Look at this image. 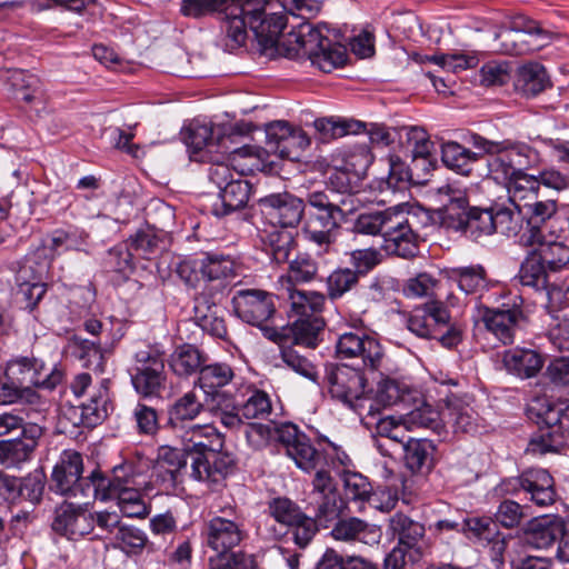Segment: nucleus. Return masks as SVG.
I'll use <instances>...</instances> for the list:
<instances>
[{
	"label": "nucleus",
	"mask_w": 569,
	"mask_h": 569,
	"mask_svg": "<svg viewBox=\"0 0 569 569\" xmlns=\"http://www.w3.org/2000/svg\"><path fill=\"white\" fill-rule=\"evenodd\" d=\"M271 0H181L180 12L199 19L216 12L223 14V29L233 47L246 43L249 28L261 44H272L283 31L287 18L281 12H267Z\"/></svg>",
	"instance_id": "obj_1"
},
{
	"label": "nucleus",
	"mask_w": 569,
	"mask_h": 569,
	"mask_svg": "<svg viewBox=\"0 0 569 569\" xmlns=\"http://www.w3.org/2000/svg\"><path fill=\"white\" fill-rule=\"evenodd\" d=\"M323 29L328 31L326 26L313 27L308 22H302L282 39H280L281 32L272 44L262 46H276L290 59L306 57L321 71L331 72L346 63L348 54L346 47L330 40L323 33Z\"/></svg>",
	"instance_id": "obj_2"
},
{
	"label": "nucleus",
	"mask_w": 569,
	"mask_h": 569,
	"mask_svg": "<svg viewBox=\"0 0 569 569\" xmlns=\"http://www.w3.org/2000/svg\"><path fill=\"white\" fill-rule=\"evenodd\" d=\"M174 272L190 288H198L202 281L204 287L200 296L221 300L236 277V263L229 254L202 252L179 259Z\"/></svg>",
	"instance_id": "obj_3"
},
{
	"label": "nucleus",
	"mask_w": 569,
	"mask_h": 569,
	"mask_svg": "<svg viewBox=\"0 0 569 569\" xmlns=\"http://www.w3.org/2000/svg\"><path fill=\"white\" fill-rule=\"evenodd\" d=\"M306 201L315 212H309L303 222L301 231L305 240L316 248L318 256L335 252L348 197L313 191L308 193Z\"/></svg>",
	"instance_id": "obj_4"
},
{
	"label": "nucleus",
	"mask_w": 569,
	"mask_h": 569,
	"mask_svg": "<svg viewBox=\"0 0 569 569\" xmlns=\"http://www.w3.org/2000/svg\"><path fill=\"white\" fill-rule=\"evenodd\" d=\"M527 417L539 428L531 437L527 452L543 456L565 448L569 438V402L536 398L527 408Z\"/></svg>",
	"instance_id": "obj_5"
},
{
	"label": "nucleus",
	"mask_w": 569,
	"mask_h": 569,
	"mask_svg": "<svg viewBox=\"0 0 569 569\" xmlns=\"http://www.w3.org/2000/svg\"><path fill=\"white\" fill-rule=\"evenodd\" d=\"M469 142L489 156L487 176L503 187L519 170H527L540 162L539 152L526 142L509 139L493 141L478 133H472Z\"/></svg>",
	"instance_id": "obj_6"
},
{
	"label": "nucleus",
	"mask_w": 569,
	"mask_h": 569,
	"mask_svg": "<svg viewBox=\"0 0 569 569\" xmlns=\"http://www.w3.org/2000/svg\"><path fill=\"white\" fill-rule=\"evenodd\" d=\"M368 373L348 365L332 366L327 370L326 381L332 399L359 416L366 411L368 416L375 417L378 408L370 401V390L367 389Z\"/></svg>",
	"instance_id": "obj_7"
},
{
	"label": "nucleus",
	"mask_w": 569,
	"mask_h": 569,
	"mask_svg": "<svg viewBox=\"0 0 569 569\" xmlns=\"http://www.w3.org/2000/svg\"><path fill=\"white\" fill-rule=\"evenodd\" d=\"M407 328L419 338L438 340L446 348L462 341L461 328L450 322V312L441 301H430L411 311Z\"/></svg>",
	"instance_id": "obj_8"
},
{
	"label": "nucleus",
	"mask_w": 569,
	"mask_h": 569,
	"mask_svg": "<svg viewBox=\"0 0 569 569\" xmlns=\"http://www.w3.org/2000/svg\"><path fill=\"white\" fill-rule=\"evenodd\" d=\"M266 153L264 149L252 146H243L232 151L233 160L244 158V162L239 166L238 177L219 191L220 201L212 206V213L216 217L222 218L246 207L251 184L243 179V176L260 170Z\"/></svg>",
	"instance_id": "obj_9"
},
{
	"label": "nucleus",
	"mask_w": 569,
	"mask_h": 569,
	"mask_svg": "<svg viewBox=\"0 0 569 569\" xmlns=\"http://www.w3.org/2000/svg\"><path fill=\"white\" fill-rule=\"evenodd\" d=\"M134 391L142 398H158L166 389V352L158 345H149L133 355L129 370Z\"/></svg>",
	"instance_id": "obj_10"
},
{
	"label": "nucleus",
	"mask_w": 569,
	"mask_h": 569,
	"mask_svg": "<svg viewBox=\"0 0 569 569\" xmlns=\"http://www.w3.org/2000/svg\"><path fill=\"white\" fill-rule=\"evenodd\" d=\"M83 459L74 450H63L51 473V489L68 499L96 498L93 471L82 476Z\"/></svg>",
	"instance_id": "obj_11"
},
{
	"label": "nucleus",
	"mask_w": 569,
	"mask_h": 569,
	"mask_svg": "<svg viewBox=\"0 0 569 569\" xmlns=\"http://www.w3.org/2000/svg\"><path fill=\"white\" fill-rule=\"evenodd\" d=\"M276 440L283 447L286 455L293 460L297 468L311 473L323 466L326 452L322 449V439L317 446L298 426L286 422L274 429Z\"/></svg>",
	"instance_id": "obj_12"
},
{
	"label": "nucleus",
	"mask_w": 569,
	"mask_h": 569,
	"mask_svg": "<svg viewBox=\"0 0 569 569\" xmlns=\"http://www.w3.org/2000/svg\"><path fill=\"white\" fill-rule=\"evenodd\" d=\"M202 535L207 546L216 552L232 551L249 537L244 519L234 506L226 507L221 515L210 518Z\"/></svg>",
	"instance_id": "obj_13"
},
{
	"label": "nucleus",
	"mask_w": 569,
	"mask_h": 569,
	"mask_svg": "<svg viewBox=\"0 0 569 569\" xmlns=\"http://www.w3.org/2000/svg\"><path fill=\"white\" fill-rule=\"evenodd\" d=\"M199 446L206 448L209 453L207 457L197 456L192 459L190 477L196 481L207 482L212 488L221 486L237 469L233 455L223 450L224 440L221 435L213 433L212 441Z\"/></svg>",
	"instance_id": "obj_14"
},
{
	"label": "nucleus",
	"mask_w": 569,
	"mask_h": 569,
	"mask_svg": "<svg viewBox=\"0 0 569 569\" xmlns=\"http://www.w3.org/2000/svg\"><path fill=\"white\" fill-rule=\"evenodd\" d=\"M4 377L24 389L52 390L62 381L63 372L36 357H16L7 362Z\"/></svg>",
	"instance_id": "obj_15"
},
{
	"label": "nucleus",
	"mask_w": 569,
	"mask_h": 569,
	"mask_svg": "<svg viewBox=\"0 0 569 569\" xmlns=\"http://www.w3.org/2000/svg\"><path fill=\"white\" fill-rule=\"evenodd\" d=\"M336 352L341 360H361V370L381 376L385 352L376 337L361 330L343 332L337 340Z\"/></svg>",
	"instance_id": "obj_16"
},
{
	"label": "nucleus",
	"mask_w": 569,
	"mask_h": 569,
	"mask_svg": "<svg viewBox=\"0 0 569 569\" xmlns=\"http://www.w3.org/2000/svg\"><path fill=\"white\" fill-rule=\"evenodd\" d=\"M148 469V462L142 459L123 460L112 468L110 477L94 469L96 495L134 488H143V492L151 493V483L147 480Z\"/></svg>",
	"instance_id": "obj_17"
},
{
	"label": "nucleus",
	"mask_w": 569,
	"mask_h": 569,
	"mask_svg": "<svg viewBox=\"0 0 569 569\" xmlns=\"http://www.w3.org/2000/svg\"><path fill=\"white\" fill-rule=\"evenodd\" d=\"M520 489L530 495L539 507L551 506L557 498L552 476L540 468L523 471L519 477L503 479L495 489L497 495H515Z\"/></svg>",
	"instance_id": "obj_18"
},
{
	"label": "nucleus",
	"mask_w": 569,
	"mask_h": 569,
	"mask_svg": "<svg viewBox=\"0 0 569 569\" xmlns=\"http://www.w3.org/2000/svg\"><path fill=\"white\" fill-rule=\"evenodd\" d=\"M258 206L262 223L281 229L296 228L306 210V202L290 192L268 194L259 200Z\"/></svg>",
	"instance_id": "obj_19"
},
{
	"label": "nucleus",
	"mask_w": 569,
	"mask_h": 569,
	"mask_svg": "<svg viewBox=\"0 0 569 569\" xmlns=\"http://www.w3.org/2000/svg\"><path fill=\"white\" fill-rule=\"evenodd\" d=\"M415 222V217L409 212L395 208L382 237V249L405 259L416 257L419 252V233Z\"/></svg>",
	"instance_id": "obj_20"
},
{
	"label": "nucleus",
	"mask_w": 569,
	"mask_h": 569,
	"mask_svg": "<svg viewBox=\"0 0 569 569\" xmlns=\"http://www.w3.org/2000/svg\"><path fill=\"white\" fill-rule=\"evenodd\" d=\"M231 303L238 318L259 328L276 312L273 296L261 289H239Z\"/></svg>",
	"instance_id": "obj_21"
},
{
	"label": "nucleus",
	"mask_w": 569,
	"mask_h": 569,
	"mask_svg": "<svg viewBox=\"0 0 569 569\" xmlns=\"http://www.w3.org/2000/svg\"><path fill=\"white\" fill-rule=\"evenodd\" d=\"M44 487L46 475L41 470H34L23 478L0 470V501L13 502L21 497L38 505L42 500Z\"/></svg>",
	"instance_id": "obj_22"
},
{
	"label": "nucleus",
	"mask_w": 569,
	"mask_h": 569,
	"mask_svg": "<svg viewBox=\"0 0 569 569\" xmlns=\"http://www.w3.org/2000/svg\"><path fill=\"white\" fill-rule=\"evenodd\" d=\"M87 501L77 505L63 502L54 511L52 529L69 539H77L93 531L92 513L83 506Z\"/></svg>",
	"instance_id": "obj_23"
},
{
	"label": "nucleus",
	"mask_w": 569,
	"mask_h": 569,
	"mask_svg": "<svg viewBox=\"0 0 569 569\" xmlns=\"http://www.w3.org/2000/svg\"><path fill=\"white\" fill-rule=\"evenodd\" d=\"M388 531L399 546L411 550L412 558H422L426 551V527L406 513L398 511L388 520Z\"/></svg>",
	"instance_id": "obj_24"
},
{
	"label": "nucleus",
	"mask_w": 569,
	"mask_h": 569,
	"mask_svg": "<svg viewBox=\"0 0 569 569\" xmlns=\"http://www.w3.org/2000/svg\"><path fill=\"white\" fill-rule=\"evenodd\" d=\"M109 400V380L102 379L92 388L87 402L68 408L69 413L77 416L73 426L93 428L101 423L108 416Z\"/></svg>",
	"instance_id": "obj_25"
},
{
	"label": "nucleus",
	"mask_w": 569,
	"mask_h": 569,
	"mask_svg": "<svg viewBox=\"0 0 569 569\" xmlns=\"http://www.w3.org/2000/svg\"><path fill=\"white\" fill-rule=\"evenodd\" d=\"M521 315V311L516 308L499 309L485 306L478 308L479 320L503 345L513 343L517 323Z\"/></svg>",
	"instance_id": "obj_26"
},
{
	"label": "nucleus",
	"mask_w": 569,
	"mask_h": 569,
	"mask_svg": "<svg viewBox=\"0 0 569 569\" xmlns=\"http://www.w3.org/2000/svg\"><path fill=\"white\" fill-rule=\"evenodd\" d=\"M330 536L336 541L371 546L380 541L381 531L376 525L358 517H340L332 526Z\"/></svg>",
	"instance_id": "obj_27"
},
{
	"label": "nucleus",
	"mask_w": 569,
	"mask_h": 569,
	"mask_svg": "<svg viewBox=\"0 0 569 569\" xmlns=\"http://www.w3.org/2000/svg\"><path fill=\"white\" fill-rule=\"evenodd\" d=\"M206 409V405L193 390L187 391L176 398L166 409L163 428L183 430L194 421Z\"/></svg>",
	"instance_id": "obj_28"
},
{
	"label": "nucleus",
	"mask_w": 569,
	"mask_h": 569,
	"mask_svg": "<svg viewBox=\"0 0 569 569\" xmlns=\"http://www.w3.org/2000/svg\"><path fill=\"white\" fill-rule=\"evenodd\" d=\"M439 193L448 197V201L440 210L441 226L447 230L463 233L471 210L466 194L450 186L439 188Z\"/></svg>",
	"instance_id": "obj_29"
},
{
	"label": "nucleus",
	"mask_w": 569,
	"mask_h": 569,
	"mask_svg": "<svg viewBox=\"0 0 569 569\" xmlns=\"http://www.w3.org/2000/svg\"><path fill=\"white\" fill-rule=\"evenodd\" d=\"M219 301L199 296L194 305V319L203 332L212 338L227 341L229 340L228 328L222 311L217 306Z\"/></svg>",
	"instance_id": "obj_30"
},
{
	"label": "nucleus",
	"mask_w": 569,
	"mask_h": 569,
	"mask_svg": "<svg viewBox=\"0 0 569 569\" xmlns=\"http://www.w3.org/2000/svg\"><path fill=\"white\" fill-rule=\"evenodd\" d=\"M258 232L263 249L274 262L289 261V257L297 246L291 231L264 226L263 228L258 227Z\"/></svg>",
	"instance_id": "obj_31"
},
{
	"label": "nucleus",
	"mask_w": 569,
	"mask_h": 569,
	"mask_svg": "<svg viewBox=\"0 0 569 569\" xmlns=\"http://www.w3.org/2000/svg\"><path fill=\"white\" fill-rule=\"evenodd\" d=\"M208 361V356L194 345L183 343L176 348L169 359V366L178 377L188 378L198 373Z\"/></svg>",
	"instance_id": "obj_32"
},
{
	"label": "nucleus",
	"mask_w": 569,
	"mask_h": 569,
	"mask_svg": "<svg viewBox=\"0 0 569 569\" xmlns=\"http://www.w3.org/2000/svg\"><path fill=\"white\" fill-rule=\"evenodd\" d=\"M506 370L520 378L535 377L543 366V359L535 350L513 348L506 350L502 356Z\"/></svg>",
	"instance_id": "obj_33"
},
{
	"label": "nucleus",
	"mask_w": 569,
	"mask_h": 569,
	"mask_svg": "<svg viewBox=\"0 0 569 569\" xmlns=\"http://www.w3.org/2000/svg\"><path fill=\"white\" fill-rule=\"evenodd\" d=\"M229 137L220 136L214 131V127L209 123H192L186 136V143L191 152L198 153L206 151L207 153L217 152L219 148L226 149Z\"/></svg>",
	"instance_id": "obj_34"
},
{
	"label": "nucleus",
	"mask_w": 569,
	"mask_h": 569,
	"mask_svg": "<svg viewBox=\"0 0 569 569\" xmlns=\"http://www.w3.org/2000/svg\"><path fill=\"white\" fill-rule=\"evenodd\" d=\"M436 448L430 440L410 438L403 450L405 466L412 473L429 472L433 465Z\"/></svg>",
	"instance_id": "obj_35"
},
{
	"label": "nucleus",
	"mask_w": 569,
	"mask_h": 569,
	"mask_svg": "<svg viewBox=\"0 0 569 569\" xmlns=\"http://www.w3.org/2000/svg\"><path fill=\"white\" fill-rule=\"evenodd\" d=\"M210 396L207 406L212 416L229 429L239 428L242 421L238 396H230L226 392H214Z\"/></svg>",
	"instance_id": "obj_36"
},
{
	"label": "nucleus",
	"mask_w": 569,
	"mask_h": 569,
	"mask_svg": "<svg viewBox=\"0 0 569 569\" xmlns=\"http://www.w3.org/2000/svg\"><path fill=\"white\" fill-rule=\"evenodd\" d=\"M141 491H143V488L103 492L96 495L94 499L102 501L116 499L121 512L126 517L143 519L149 516L151 506L142 500Z\"/></svg>",
	"instance_id": "obj_37"
},
{
	"label": "nucleus",
	"mask_w": 569,
	"mask_h": 569,
	"mask_svg": "<svg viewBox=\"0 0 569 569\" xmlns=\"http://www.w3.org/2000/svg\"><path fill=\"white\" fill-rule=\"evenodd\" d=\"M443 416L452 425L455 432L469 433L477 431V412L470 405L457 396L448 397Z\"/></svg>",
	"instance_id": "obj_38"
},
{
	"label": "nucleus",
	"mask_w": 569,
	"mask_h": 569,
	"mask_svg": "<svg viewBox=\"0 0 569 569\" xmlns=\"http://www.w3.org/2000/svg\"><path fill=\"white\" fill-rule=\"evenodd\" d=\"M481 153L471 151L456 141H448L441 146V160L443 164L462 176H469L472 166L480 159Z\"/></svg>",
	"instance_id": "obj_39"
},
{
	"label": "nucleus",
	"mask_w": 569,
	"mask_h": 569,
	"mask_svg": "<svg viewBox=\"0 0 569 569\" xmlns=\"http://www.w3.org/2000/svg\"><path fill=\"white\" fill-rule=\"evenodd\" d=\"M563 531V521L560 518H541L531 522L526 532V541L536 549H547L552 546Z\"/></svg>",
	"instance_id": "obj_40"
},
{
	"label": "nucleus",
	"mask_w": 569,
	"mask_h": 569,
	"mask_svg": "<svg viewBox=\"0 0 569 569\" xmlns=\"http://www.w3.org/2000/svg\"><path fill=\"white\" fill-rule=\"evenodd\" d=\"M111 545L128 556H139L144 549L153 551V543L149 541L147 533L142 529L127 523H122L118 528Z\"/></svg>",
	"instance_id": "obj_41"
},
{
	"label": "nucleus",
	"mask_w": 569,
	"mask_h": 569,
	"mask_svg": "<svg viewBox=\"0 0 569 569\" xmlns=\"http://www.w3.org/2000/svg\"><path fill=\"white\" fill-rule=\"evenodd\" d=\"M313 127L321 142H330L347 134L360 132L365 123L339 117H323L316 119Z\"/></svg>",
	"instance_id": "obj_42"
},
{
	"label": "nucleus",
	"mask_w": 569,
	"mask_h": 569,
	"mask_svg": "<svg viewBox=\"0 0 569 569\" xmlns=\"http://www.w3.org/2000/svg\"><path fill=\"white\" fill-rule=\"evenodd\" d=\"M290 312L296 318L321 317L326 303L325 293L318 291L289 290Z\"/></svg>",
	"instance_id": "obj_43"
},
{
	"label": "nucleus",
	"mask_w": 569,
	"mask_h": 569,
	"mask_svg": "<svg viewBox=\"0 0 569 569\" xmlns=\"http://www.w3.org/2000/svg\"><path fill=\"white\" fill-rule=\"evenodd\" d=\"M236 377L234 369L227 362H206L194 385L210 395L232 382Z\"/></svg>",
	"instance_id": "obj_44"
},
{
	"label": "nucleus",
	"mask_w": 569,
	"mask_h": 569,
	"mask_svg": "<svg viewBox=\"0 0 569 569\" xmlns=\"http://www.w3.org/2000/svg\"><path fill=\"white\" fill-rule=\"evenodd\" d=\"M497 49L509 56H521L533 52L547 46V41L535 43L523 33H515L510 29L500 28L495 34Z\"/></svg>",
	"instance_id": "obj_45"
},
{
	"label": "nucleus",
	"mask_w": 569,
	"mask_h": 569,
	"mask_svg": "<svg viewBox=\"0 0 569 569\" xmlns=\"http://www.w3.org/2000/svg\"><path fill=\"white\" fill-rule=\"evenodd\" d=\"M550 86L545 67L540 63H528L518 71L516 88L526 97H536Z\"/></svg>",
	"instance_id": "obj_46"
},
{
	"label": "nucleus",
	"mask_w": 569,
	"mask_h": 569,
	"mask_svg": "<svg viewBox=\"0 0 569 569\" xmlns=\"http://www.w3.org/2000/svg\"><path fill=\"white\" fill-rule=\"evenodd\" d=\"M226 147L223 149V156H227L226 160L211 159V164L208 169L209 180L217 186L219 191H221L227 183L233 181L239 172V166L243 164L244 158H237L233 160L232 151L234 150Z\"/></svg>",
	"instance_id": "obj_47"
},
{
	"label": "nucleus",
	"mask_w": 569,
	"mask_h": 569,
	"mask_svg": "<svg viewBox=\"0 0 569 569\" xmlns=\"http://www.w3.org/2000/svg\"><path fill=\"white\" fill-rule=\"evenodd\" d=\"M42 278L27 273V268H20L17 273V295L24 303V309L29 311L36 309L47 292V284L42 281Z\"/></svg>",
	"instance_id": "obj_48"
},
{
	"label": "nucleus",
	"mask_w": 569,
	"mask_h": 569,
	"mask_svg": "<svg viewBox=\"0 0 569 569\" xmlns=\"http://www.w3.org/2000/svg\"><path fill=\"white\" fill-rule=\"evenodd\" d=\"M405 134L408 146L411 148L412 162L416 167L421 162L422 166L430 164V157L433 150V142L430 140L427 131L421 127H402L400 137Z\"/></svg>",
	"instance_id": "obj_49"
},
{
	"label": "nucleus",
	"mask_w": 569,
	"mask_h": 569,
	"mask_svg": "<svg viewBox=\"0 0 569 569\" xmlns=\"http://www.w3.org/2000/svg\"><path fill=\"white\" fill-rule=\"evenodd\" d=\"M242 397L246 399L240 400L241 419H267L271 415V399L266 391L248 386Z\"/></svg>",
	"instance_id": "obj_50"
},
{
	"label": "nucleus",
	"mask_w": 569,
	"mask_h": 569,
	"mask_svg": "<svg viewBox=\"0 0 569 569\" xmlns=\"http://www.w3.org/2000/svg\"><path fill=\"white\" fill-rule=\"evenodd\" d=\"M360 279L350 267H338L326 278V298L332 302L351 292L359 284Z\"/></svg>",
	"instance_id": "obj_51"
},
{
	"label": "nucleus",
	"mask_w": 569,
	"mask_h": 569,
	"mask_svg": "<svg viewBox=\"0 0 569 569\" xmlns=\"http://www.w3.org/2000/svg\"><path fill=\"white\" fill-rule=\"evenodd\" d=\"M547 266L531 250L522 261L519 270V279L522 286L531 287L536 290H545L548 286Z\"/></svg>",
	"instance_id": "obj_52"
},
{
	"label": "nucleus",
	"mask_w": 569,
	"mask_h": 569,
	"mask_svg": "<svg viewBox=\"0 0 569 569\" xmlns=\"http://www.w3.org/2000/svg\"><path fill=\"white\" fill-rule=\"evenodd\" d=\"M393 211L395 208H388L386 210L362 212L355 219L351 230L356 234L381 236L382 238Z\"/></svg>",
	"instance_id": "obj_53"
},
{
	"label": "nucleus",
	"mask_w": 569,
	"mask_h": 569,
	"mask_svg": "<svg viewBox=\"0 0 569 569\" xmlns=\"http://www.w3.org/2000/svg\"><path fill=\"white\" fill-rule=\"evenodd\" d=\"M450 279L467 295H473L486 288L487 271L481 264L457 267L450 270Z\"/></svg>",
	"instance_id": "obj_54"
},
{
	"label": "nucleus",
	"mask_w": 569,
	"mask_h": 569,
	"mask_svg": "<svg viewBox=\"0 0 569 569\" xmlns=\"http://www.w3.org/2000/svg\"><path fill=\"white\" fill-rule=\"evenodd\" d=\"M492 208V221L495 233H501L507 237H517L523 229V214L521 210H513L505 206H495Z\"/></svg>",
	"instance_id": "obj_55"
},
{
	"label": "nucleus",
	"mask_w": 569,
	"mask_h": 569,
	"mask_svg": "<svg viewBox=\"0 0 569 569\" xmlns=\"http://www.w3.org/2000/svg\"><path fill=\"white\" fill-rule=\"evenodd\" d=\"M405 392L406 386L403 383L389 377H381L377 383V389L373 396H371L372 391L370 390V401H372L373 406L378 408V410L375 411V416L379 413L381 408H386L401 401Z\"/></svg>",
	"instance_id": "obj_56"
},
{
	"label": "nucleus",
	"mask_w": 569,
	"mask_h": 569,
	"mask_svg": "<svg viewBox=\"0 0 569 569\" xmlns=\"http://www.w3.org/2000/svg\"><path fill=\"white\" fill-rule=\"evenodd\" d=\"M492 217V208L481 209L478 207H471L462 234L473 241H478L482 237L493 234L495 228Z\"/></svg>",
	"instance_id": "obj_57"
},
{
	"label": "nucleus",
	"mask_w": 569,
	"mask_h": 569,
	"mask_svg": "<svg viewBox=\"0 0 569 569\" xmlns=\"http://www.w3.org/2000/svg\"><path fill=\"white\" fill-rule=\"evenodd\" d=\"M549 271L557 272L569 263V247L561 241H546L532 249Z\"/></svg>",
	"instance_id": "obj_58"
},
{
	"label": "nucleus",
	"mask_w": 569,
	"mask_h": 569,
	"mask_svg": "<svg viewBox=\"0 0 569 569\" xmlns=\"http://www.w3.org/2000/svg\"><path fill=\"white\" fill-rule=\"evenodd\" d=\"M325 328L322 317L296 318L292 325L295 342L309 348L317 346L318 335Z\"/></svg>",
	"instance_id": "obj_59"
},
{
	"label": "nucleus",
	"mask_w": 569,
	"mask_h": 569,
	"mask_svg": "<svg viewBox=\"0 0 569 569\" xmlns=\"http://www.w3.org/2000/svg\"><path fill=\"white\" fill-rule=\"evenodd\" d=\"M288 280L292 283H307L317 279L318 262L308 253H299L295 259L287 261Z\"/></svg>",
	"instance_id": "obj_60"
},
{
	"label": "nucleus",
	"mask_w": 569,
	"mask_h": 569,
	"mask_svg": "<svg viewBox=\"0 0 569 569\" xmlns=\"http://www.w3.org/2000/svg\"><path fill=\"white\" fill-rule=\"evenodd\" d=\"M493 516L495 521L507 529L516 528L529 518L528 507L511 499L500 501Z\"/></svg>",
	"instance_id": "obj_61"
},
{
	"label": "nucleus",
	"mask_w": 569,
	"mask_h": 569,
	"mask_svg": "<svg viewBox=\"0 0 569 569\" xmlns=\"http://www.w3.org/2000/svg\"><path fill=\"white\" fill-rule=\"evenodd\" d=\"M268 508L274 521L284 526L287 530L306 515L296 502L286 497L272 499Z\"/></svg>",
	"instance_id": "obj_62"
},
{
	"label": "nucleus",
	"mask_w": 569,
	"mask_h": 569,
	"mask_svg": "<svg viewBox=\"0 0 569 569\" xmlns=\"http://www.w3.org/2000/svg\"><path fill=\"white\" fill-rule=\"evenodd\" d=\"M373 161V154L371 153L367 144H357L350 149L341 163L345 166V170L350 171L356 179H362L369 167Z\"/></svg>",
	"instance_id": "obj_63"
},
{
	"label": "nucleus",
	"mask_w": 569,
	"mask_h": 569,
	"mask_svg": "<svg viewBox=\"0 0 569 569\" xmlns=\"http://www.w3.org/2000/svg\"><path fill=\"white\" fill-rule=\"evenodd\" d=\"M256 557L244 551L217 552L209 557L208 569H248Z\"/></svg>",
	"instance_id": "obj_64"
}]
</instances>
